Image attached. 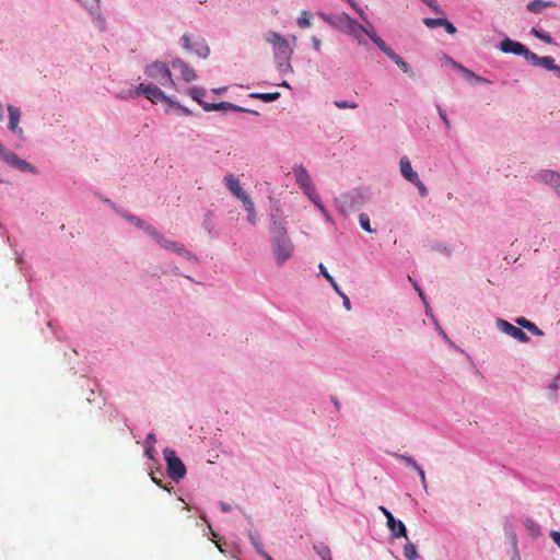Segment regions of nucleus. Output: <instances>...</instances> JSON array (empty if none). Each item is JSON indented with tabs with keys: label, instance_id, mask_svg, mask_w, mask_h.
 <instances>
[{
	"label": "nucleus",
	"instance_id": "f257e3e1",
	"mask_svg": "<svg viewBox=\"0 0 560 560\" xmlns=\"http://www.w3.org/2000/svg\"><path fill=\"white\" fill-rule=\"evenodd\" d=\"M270 242L272 253L278 266L283 265L289 258L292 257L294 246L291 242V238L288 235L285 228L276 220H273L270 228Z\"/></svg>",
	"mask_w": 560,
	"mask_h": 560
},
{
	"label": "nucleus",
	"instance_id": "f03ea898",
	"mask_svg": "<svg viewBox=\"0 0 560 560\" xmlns=\"http://www.w3.org/2000/svg\"><path fill=\"white\" fill-rule=\"evenodd\" d=\"M145 74L164 88H176L172 72L166 63L154 61L145 67Z\"/></svg>",
	"mask_w": 560,
	"mask_h": 560
},
{
	"label": "nucleus",
	"instance_id": "7ed1b4c3",
	"mask_svg": "<svg viewBox=\"0 0 560 560\" xmlns=\"http://www.w3.org/2000/svg\"><path fill=\"white\" fill-rule=\"evenodd\" d=\"M164 458L167 466V475L174 481H179L186 475V467L182 459L176 455L175 451L165 448Z\"/></svg>",
	"mask_w": 560,
	"mask_h": 560
},
{
	"label": "nucleus",
	"instance_id": "20e7f679",
	"mask_svg": "<svg viewBox=\"0 0 560 560\" xmlns=\"http://www.w3.org/2000/svg\"><path fill=\"white\" fill-rule=\"evenodd\" d=\"M135 95H143L153 104H158L159 102H165L167 104L171 103L170 97H167L164 92L153 83H140L135 91Z\"/></svg>",
	"mask_w": 560,
	"mask_h": 560
},
{
	"label": "nucleus",
	"instance_id": "39448f33",
	"mask_svg": "<svg viewBox=\"0 0 560 560\" xmlns=\"http://www.w3.org/2000/svg\"><path fill=\"white\" fill-rule=\"evenodd\" d=\"M0 159L22 173H34L35 168L25 160L20 159L15 153L4 149Z\"/></svg>",
	"mask_w": 560,
	"mask_h": 560
},
{
	"label": "nucleus",
	"instance_id": "423d86ee",
	"mask_svg": "<svg viewBox=\"0 0 560 560\" xmlns=\"http://www.w3.org/2000/svg\"><path fill=\"white\" fill-rule=\"evenodd\" d=\"M380 510L383 512L387 520V527L390 530L393 537L395 538H408L407 529L405 524L401 521H398L394 517V515L384 506H381Z\"/></svg>",
	"mask_w": 560,
	"mask_h": 560
},
{
	"label": "nucleus",
	"instance_id": "0eeeda50",
	"mask_svg": "<svg viewBox=\"0 0 560 560\" xmlns=\"http://www.w3.org/2000/svg\"><path fill=\"white\" fill-rule=\"evenodd\" d=\"M182 39L184 43L183 46L187 51H189L191 54H196L198 57H201V58H207L209 56L210 49L205 44L203 40L196 42L192 45V43L190 42V38L187 35H184Z\"/></svg>",
	"mask_w": 560,
	"mask_h": 560
},
{
	"label": "nucleus",
	"instance_id": "6e6552de",
	"mask_svg": "<svg viewBox=\"0 0 560 560\" xmlns=\"http://www.w3.org/2000/svg\"><path fill=\"white\" fill-rule=\"evenodd\" d=\"M498 327L502 331H504L505 334L510 335L511 337L515 338L521 342H527L529 339L528 336L521 328L515 327L514 325L504 319L498 320Z\"/></svg>",
	"mask_w": 560,
	"mask_h": 560
},
{
	"label": "nucleus",
	"instance_id": "1a4fd4ad",
	"mask_svg": "<svg viewBox=\"0 0 560 560\" xmlns=\"http://www.w3.org/2000/svg\"><path fill=\"white\" fill-rule=\"evenodd\" d=\"M171 66L175 70H179L185 82H191L196 79L195 70L179 58H175L171 61Z\"/></svg>",
	"mask_w": 560,
	"mask_h": 560
},
{
	"label": "nucleus",
	"instance_id": "9d476101",
	"mask_svg": "<svg viewBox=\"0 0 560 560\" xmlns=\"http://www.w3.org/2000/svg\"><path fill=\"white\" fill-rule=\"evenodd\" d=\"M226 186L229 187L230 191L243 202V205L246 203V201H252L246 191L243 189L238 177H226Z\"/></svg>",
	"mask_w": 560,
	"mask_h": 560
},
{
	"label": "nucleus",
	"instance_id": "9b49d317",
	"mask_svg": "<svg viewBox=\"0 0 560 560\" xmlns=\"http://www.w3.org/2000/svg\"><path fill=\"white\" fill-rule=\"evenodd\" d=\"M500 48L505 54H514L518 56H523L524 52H527V47L524 46L520 42L512 40L510 38H505L500 43Z\"/></svg>",
	"mask_w": 560,
	"mask_h": 560
},
{
	"label": "nucleus",
	"instance_id": "f8f14e48",
	"mask_svg": "<svg viewBox=\"0 0 560 560\" xmlns=\"http://www.w3.org/2000/svg\"><path fill=\"white\" fill-rule=\"evenodd\" d=\"M300 185L303 188L304 192L316 205V207L327 217L326 209L319 201L318 195L315 192L314 188L310 184V177H300Z\"/></svg>",
	"mask_w": 560,
	"mask_h": 560
},
{
	"label": "nucleus",
	"instance_id": "ddd939ff",
	"mask_svg": "<svg viewBox=\"0 0 560 560\" xmlns=\"http://www.w3.org/2000/svg\"><path fill=\"white\" fill-rule=\"evenodd\" d=\"M202 108L206 112H212V110H236V112H247V113L257 114L254 110L245 109L243 107H240L237 105L231 104L229 102H222V103H219V104H214V103L202 104Z\"/></svg>",
	"mask_w": 560,
	"mask_h": 560
},
{
	"label": "nucleus",
	"instance_id": "4468645a",
	"mask_svg": "<svg viewBox=\"0 0 560 560\" xmlns=\"http://www.w3.org/2000/svg\"><path fill=\"white\" fill-rule=\"evenodd\" d=\"M423 23L430 28L443 26L448 34H454L456 32V27L446 19L427 18L423 20Z\"/></svg>",
	"mask_w": 560,
	"mask_h": 560
},
{
	"label": "nucleus",
	"instance_id": "2eb2a0df",
	"mask_svg": "<svg viewBox=\"0 0 560 560\" xmlns=\"http://www.w3.org/2000/svg\"><path fill=\"white\" fill-rule=\"evenodd\" d=\"M8 112H9V129L13 132L22 133V129L19 128V122H20V118H21L20 109L13 105H9Z\"/></svg>",
	"mask_w": 560,
	"mask_h": 560
},
{
	"label": "nucleus",
	"instance_id": "dca6fc26",
	"mask_svg": "<svg viewBox=\"0 0 560 560\" xmlns=\"http://www.w3.org/2000/svg\"><path fill=\"white\" fill-rule=\"evenodd\" d=\"M158 244L160 246H162L163 248H165V249H167L170 252L177 253L179 255H184L185 253H187V250H186V248H185V246L183 244L170 241V240L165 238L164 236H162L160 238Z\"/></svg>",
	"mask_w": 560,
	"mask_h": 560
},
{
	"label": "nucleus",
	"instance_id": "f3484780",
	"mask_svg": "<svg viewBox=\"0 0 560 560\" xmlns=\"http://www.w3.org/2000/svg\"><path fill=\"white\" fill-rule=\"evenodd\" d=\"M276 57L280 60H288L291 56V48L287 42V39H281L279 44H277Z\"/></svg>",
	"mask_w": 560,
	"mask_h": 560
},
{
	"label": "nucleus",
	"instance_id": "a211bd4d",
	"mask_svg": "<svg viewBox=\"0 0 560 560\" xmlns=\"http://www.w3.org/2000/svg\"><path fill=\"white\" fill-rule=\"evenodd\" d=\"M516 324L528 329L529 331H532L533 334H535L537 336L544 335V332L534 323L529 322L525 317L517 318Z\"/></svg>",
	"mask_w": 560,
	"mask_h": 560
},
{
	"label": "nucleus",
	"instance_id": "6ab92c4d",
	"mask_svg": "<svg viewBox=\"0 0 560 560\" xmlns=\"http://www.w3.org/2000/svg\"><path fill=\"white\" fill-rule=\"evenodd\" d=\"M314 550L322 560H332L330 549L327 545L319 542L314 546Z\"/></svg>",
	"mask_w": 560,
	"mask_h": 560
},
{
	"label": "nucleus",
	"instance_id": "aec40b11",
	"mask_svg": "<svg viewBox=\"0 0 560 560\" xmlns=\"http://www.w3.org/2000/svg\"><path fill=\"white\" fill-rule=\"evenodd\" d=\"M552 2H546L542 0H533L527 4V10L534 13L540 12L542 9L550 7Z\"/></svg>",
	"mask_w": 560,
	"mask_h": 560
},
{
	"label": "nucleus",
	"instance_id": "412c9836",
	"mask_svg": "<svg viewBox=\"0 0 560 560\" xmlns=\"http://www.w3.org/2000/svg\"><path fill=\"white\" fill-rule=\"evenodd\" d=\"M188 94L191 96L192 100L198 102V104L202 107V104H207L202 101V97L205 95V90L202 88H191L188 90Z\"/></svg>",
	"mask_w": 560,
	"mask_h": 560
},
{
	"label": "nucleus",
	"instance_id": "4be33fe9",
	"mask_svg": "<svg viewBox=\"0 0 560 560\" xmlns=\"http://www.w3.org/2000/svg\"><path fill=\"white\" fill-rule=\"evenodd\" d=\"M279 96H280L279 92H273V93H254V94H252V97L258 98V100H260L262 102H266V103L273 102V101L278 100Z\"/></svg>",
	"mask_w": 560,
	"mask_h": 560
},
{
	"label": "nucleus",
	"instance_id": "5701e85b",
	"mask_svg": "<svg viewBox=\"0 0 560 560\" xmlns=\"http://www.w3.org/2000/svg\"><path fill=\"white\" fill-rule=\"evenodd\" d=\"M404 556L408 560H416L418 558V551L413 544L407 542L404 547Z\"/></svg>",
	"mask_w": 560,
	"mask_h": 560
},
{
	"label": "nucleus",
	"instance_id": "b1692460",
	"mask_svg": "<svg viewBox=\"0 0 560 560\" xmlns=\"http://www.w3.org/2000/svg\"><path fill=\"white\" fill-rule=\"evenodd\" d=\"M400 172L401 175H417L411 167V163L408 158H402L400 160Z\"/></svg>",
	"mask_w": 560,
	"mask_h": 560
},
{
	"label": "nucleus",
	"instance_id": "393cba45",
	"mask_svg": "<svg viewBox=\"0 0 560 560\" xmlns=\"http://www.w3.org/2000/svg\"><path fill=\"white\" fill-rule=\"evenodd\" d=\"M530 33L546 44H555L553 38L548 33H542L535 27L532 28Z\"/></svg>",
	"mask_w": 560,
	"mask_h": 560
},
{
	"label": "nucleus",
	"instance_id": "a878e982",
	"mask_svg": "<svg viewBox=\"0 0 560 560\" xmlns=\"http://www.w3.org/2000/svg\"><path fill=\"white\" fill-rule=\"evenodd\" d=\"M311 13L308 11H302L300 18L298 19V24L300 27L305 28L311 25Z\"/></svg>",
	"mask_w": 560,
	"mask_h": 560
},
{
	"label": "nucleus",
	"instance_id": "bb28decb",
	"mask_svg": "<svg viewBox=\"0 0 560 560\" xmlns=\"http://www.w3.org/2000/svg\"><path fill=\"white\" fill-rule=\"evenodd\" d=\"M244 207L248 213L247 215V220L252 223V224H255L256 223V212H255V207H254V202L253 201H246V203H244Z\"/></svg>",
	"mask_w": 560,
	"mask_h": 560
},
{
	"label": "nucleus",
	"instance_id": "cd10ccee",
	"mask_svg": "<svg viewBox=\"0 0 560 560\" xmlns=\"http://www.w3.org/2000/svg\"><path fill=\"white\" fill-rule=\"evenodd\" d=\"M539 66L544 67L548 70H551V71H553V69H556L555 59L550 56L541 57L540 61H539Z\"/></svg>",
	"mask_w": 560,
	"mask_h": 560
},
{
	"label": "nucleus",
	"instance_id": "c85d7f7f",
	"mask_svg": "<svg viewBox=\"0 0 560 560\" xmlns=\"http://www.w3.org/2000/svg\"><path fill=\"white\" fill-rule=\"evenodd\" d=\"M359 222H360L361 228L364 231H366L369 233L373 232V230L371 229V224H370V218H369V215L366 213H361L359 215Z\"/></svg>",
	"mask_w": 560,
	"mask_h": 560
},
{
	"label": "nucleus",
	"instance_id": "c756f323",
	"mask_svg": "<svg viewBox=\"0 0 560 560\" xmlns=\"http://www.w3.org/2000/svg\"><path fill=\"white\" fill-rule=\"evenodd\" d=\"M406 178L409 179L412 184H415L417 186V188L419 189V192L422 197H425L428 195V190H427L425 186L423 185V183H421L419 177H406Z\"/></svg>",
	"mask_w": 560,
	"mask_h": 560
},
{
	"label": "nucleus",
	"instance_id": "7c9ffc66",
	"mask_svg": "<svg viewBox=\"0 0 560 560\" xmlns=\"http://www.w3.org/2000/svg\"><path fill=\"white\" fill-rule=\"evenodd\" d=\"M144 232L151 236L153 240L156 241V243L160 241V238L163 236L152 225H144Z\"/></svg>",
	"mask_w": 560,
	"mask_h": 560
},
{
	"label": "nucleus",
	"instance_id": "2f4dec72",
	"mask_svg": "<svg viewBox=\"0 0 560 560\" xmlns=\"http://www.w3.org/2000/svg\"><path fill=\"white\" fill-rule=\"evenodd\" d=\"M394 62L405 72L410 75H413L412 70L410 69L409 65L400 57L398 56Z\"/></svg>",
	"mask_w": 560,
	"mask_h": 560
},
{
	"label": "nucleus",
	"instance_id": "473e14b6",
	"mask_svg": "<svg viewBox=\"0 0 560 560\" xmlns=\"http://www.w3.org/2000/svg\"><path fill=\"white\" fill-rule=\"evenodd\" d=\"M334 104L340 109H345V108L355 109L359 106L358 103L350 102V101H335Z\"/></svg>",
	"mask_w": 560,
	"mask_h": 560
},
{
	"label": "nucleus",
	"instance_id": "72a5a7b5",
	"mask_svg": "<svg viewBox=\"0 0 560 560\" xmlns=\"http://www.w3.org/2000/svg\"><path fill=\"white\" fill-rule=\"evenodd\" d=\"M281 39H284L276 32H268L266 34V40L275 46L281 42Z\"/></svg>",
	"mask_w": 560,
	"mask_h": 560
},
{
	"label": "nucleus",
	"instance_id": "f704fd0d",
	"mask_svg": "<svg viewBox=\"0 0 560 560\" xmlns=\"http://www.w3.org/2000/svg\"><path fill=\"white\" fill-rule=\"evenodd\" d=\"M523 57H524L527 61L532 62L534 66H539V61H540V58H541V57H539L537 54L532 52V51H529L528 49H527V52H524V54H523Z\"/></svg>",
	"mask_w": 560,
	"mask_h": 560
},
{
	"label": "nucleus",
	"instance_id": "c9c22d12",
	"mask_svg": "<svg viewBox=\"0 0 560 560\" xmlns=\"http://www.w3.org/2000/svg\"><path fill=\"white\" fill-rule=\"evenodd\" d=\"M119 214L122 215L124 218H126L130 223L135 224L136 226L144 228V225H145L142 220H140L139 218H137L135 215L122 213V212H119Z\"/></svg>",
	"mask_w": 560,
	"mask_h": 560
},
{
	"label": "nucleus",
	"instance_id": "e433bc0d",
	"mask_svg": "<svg viewBox=\"0 0 560 560\" xmlns=\"http://www.w3.org/2000/svg\"><path fill=\"white\" fill-rule=\"evenodd\" d=\"M364 32L369 35V37L372 39V42H373V43H374V44H375V45H376L381 50H382V49H384V48L386 47L385 42H384L381 37H378V36H377V35H375V34H370V33H369V32H366V31H364Z\"/></svg>",
	"mask_w": 560,
	"mask_h": 560
},
{
	"label": "nucleus",
	"instance_id": "4c0bfd02",
	"mask_svg": "<svg viewBox=\"0 0 560 560\" xmlns=\"http://www.w3.org/2000/svg\"><path fill=\"white\" fill-rule=\"evenodd\" d=\"M250 540L254 545V548L257 550V552L264 558L267 552L262 549V544L257 540L255 537H250Z\"/></svg>",
	"mask_w": 560,
	"mask_h": 560
},
{
	"label": "nucleus",
	"instance_id": "58836bf2",
	"mask_svg": "<svg viewBox=\"0 0 560 560\" xmlns=\"http://www.w3.org/2000/svg\"><path fill=\"white\" fill-rule=\"evenodd\" d=\"M436 109H438V112H439V115H440L441 119H442V120H443V122L445 124V127H446L447 129H451V122H450V120H448V118H447V116H446L445 110H444L440 105H436Z\"/></svg>",
	"mask_w": 560,
	"mask_h": 560
},
{
	"label": "nucleus",
	"instance_id": "ea45409f",
	"mask_svg": "<svg viewBox=\"0 0 560 560\" xmlns=\"http://www.w3.org/2000/svg\"><path fill=\"white\" fill-rule=\"evenodd\" d=\"M399 458L413 469L419 467L418 463L410 456L400 455Z\"/></svg>",
	"mask_w": 560,
	"mask_h": 560
},
{
	"label": "nucleus",
	"instance_id": "a19ab883",
	"mask_svg": "<svg viewBox=\"0 0 560 560\" xmlns=\"http://www.w3.org/2000/svg\"><path fill=\"white\" fill-rule=\"evenodd\" d=\"M559 380H560V374L552 381V383L549 386L552 397H556V395H557Z\"/></svg>",
	"mask_w": 560,
	"mask_h": 560
},
{
	"label": "nucleus",
	"instance_id": "79ce46f5",
	"mask_svg": "<svg viewBox=\"0 0 560 560\" xmlns=\"http://www.w3.org/2000/svg\"><path fill=\"white\" fill-rule=\"evenodd\" d=\"M318 269H319L320 275H323V276L327 279V281H328V282H332V277H331V276H330V273L327 271V269H326V267L324 266V264H323V262H320V264L318 265Z\"/></svg>",
	"mask_w": 560,
	"mask_h": 560
},
{
	"label": "nucleus",
	"instance_id": "37998d69",
	"mask_svg": "<svg viewBox=\"0 0 560 560\" xmlns=\"http://www.w3.org/2000/svg\"><path fill=\"white\" fill-rule=\"evenodd\" d=\"M455 67L462 71V73L467 78V79H472V77H475V73L472 71H470L469 69H466L464 68L463 66L460 65H455Z\"/></svg>",
	"mask_w": 560,
	"mask_h": 560
},
{
	"label": "nucleus",
	"instance_id": "c03bdc74",
	"mask_svg": "<svg viewBox=\"0 0 560 560\" xmlns=\"http://www.w3.org/2000/svg\"><path fill=\"white\" fill-rule=\"evenodd\" d=\"M549 184L556 189L560 196V177H550Z\"/></svg>",
	"mask_w": 560,
	"mask_h": 560
},
{
	"label": "nucleus",
	"instance_id": "a18cd8bd",
	"mask_svg": "<svg viewBox=\"0 0 560 560\" xmlns=\"http://www.w3.org/2000/svg\"><path fill=\"white\" fill-rule=\"evenodd\" d=\"M416 470L419 475V478L421 479V483L423 485L424 488H427V478H425L424 470L420 466L418 468H416Z\"/></svg>",
	"mask_w": 560,
	"mask_h": 560
},
{
	"label": "nucleus",
	"instance_id": "49530a36",
	"mask_svg": "<svg viewBox=\"0 0 560 560\" xmlns=\"http://www.w3.org/2000/svg\"><path fill=\"white\" fill-rule=\"evenodd\" d=\"M525 526H526V528H527V529H529V530H532V532H533L534 529H536V523H535L533 520H530V518H527V520L525 521Z\"/></svg>",
	"mask_w": 560,
	"mask_h": 560
},
{
	"label": "nucleus",
	"instance_id": "de8ad7c7",
	"mask_svg": "<svg viewBox=\"0 0 560 560\" xmlns=\"http://www.w3.org/2000/svg\"><path fill=\"white\" fill-rule=\"evenodd\" d=\"M551 538L552 540L558 545V547L560 548V532H552L551 533Z\"/></svg>",
	"mask_w": 560,
	"mask_h": 560
},
{
	"label": "nucleus",
	"instance_id": "09e8293b",
	"mask_svg": "<svg viewBox=\"0 0 560 560\" xmlns=\"http://www.w3.org/2000/svg\"><path fill=\"white\" fill-rule=\"evenodd\" d=\"M343 306L349 311L351 310V303L349 298L346 294H341Z\"/></svg>",
	"mask_w": 560,
	"mask_h": 560
},
{
	"label": "nucleus",
	"instance_id": "8fccbe9b",
	"mask_svg": "<svg viewBox=\"0 0 560 560\" xmlns=\"http://www.w3.org/2000/svg\"><path fill=\"white\" fill-rule=\"evenodd\" d=\"M329 283L331 284L332 289L338 293V295H340V296H341V294H345V293L341 291L340 287L338 285V283L335 281V279H334V278H332V282H329Z\"/></svg>",
	"mask_w": 560,
	"mask_h": 560
},
{
	"label": "nucleus",
	"instance_id": "3c124183",
	"mask_svg": "<svg viewBox=\"0 0 560 560\" xmlns=\"http://www.w3.org/2000/svg\"><path fill=\"white\" fill-rule=\"evenodd\" d=\"M144 452H145V455H147L149 458H152V457H153V446H152V444L148 445V446L145 447V451H144Z\"/></svg>",
	"mask_w": 560,
	"mask_h": 560
},
{
	"label": "nucleus",
	"instance_id": "603ef678",
	"mask_svg": "<svg viewBox=\"0 0 560 560\" xmlns=\"http://www.w3.org/2000/svg\"><path fill=\"white\" fill-rule=\"evenodd\" d=\"M422 1L424 3H427L431 9H433L435 11L438 10V5H436L435 1H433V0H422Z\"/></svg>",
	"mask_w": 560,
	"mask_h": 560
},
{
	"label": "nucleus",
	"instance_id": "864d4df0",
	"mask_svg": "<svg viewBox=\"0 0 560 560\" xmlns=\"http://www.w3.org/2000/svg\"><path fill=\"white\" fill-rule=\"evenodd\" d=\"M313 44H314V48L319 51L320 50V40L316 37H313Z\"/></svg>",
	"mask_w": 560,
	"mask_h": 560
},
{
	"label": "nucleus",
	"instance_id": "5fc2aeb1",
	"mask_svg": "<svg viewBox=\"0 0 560 560\" xmlns=\"http://www.w3.org/2000/svg\"><path fill=\"white\" fill-rule=\"evenodd\" d=\"M382 51L385 52L387 55V57L390 56L392 52H394V50L387 45L384 49H382Z\"/></svg>",
	"mask_w": 560,
	"mask_h": 560
},
{
	"label": "nucleus",
	"instance_id": "6e6d98bb",
	"mask_svg": "<svg viewBox=\"0 0 560 560\" xmlns=\"http://www.w3.org/2000/svg\"><path fill=\"white\" fill-rule=\"evenodd\" d=\"M148 442H150V444H152V445L155 442V436L153 433L148 434Z\"/></svg>",
	"mask_w": 560,
	"mask_h": 560
},
{
	"label": "nucleus",
	"instance_id": "4d7b16f0",
	"mask_svg": "<svg viewBox=\"0 0 560 560\" xmlns=\"http://www.w3.org/2000/svg\"><path fill=\"white\" fill-rule=\"evenodd\" d=\"M331 401H332V404L335 405L336 409H339V408H340V404H339V401H338V399H337L336 397H332V398H331Z\"/></svg>",
	"mask_w": 560,
	"mask_h": 560
},
{
	"label": "nucleus",
	"instance_id": "13d9d810",
	"mask_svg": "<svg viewBox=\"0 0 560 560\" xmlns=\"http://www.w3.org/2000/svg\"><path fill=\"white\" fill-rule=\"evenodd\" d=\"M472 79H475L477 82H489L488 80H486L479 75H476V74H475V77H472Z\"/></svg>",
	"mask_w": 560,
	"mask_h": 560
},
{
	"label": "nucleus",
	"instance_id": "bf43d9fd",
	"mask_svg": "<svg viewBox=\"0 0 560 560\" xmlns=\"http://www.w3.org/2000/svg\"><path fill=\"white\" fill-rule=\"evenodd\" d=\"M351 24L355 27V28H359V30H362L363 31V27L358 24L357 22H354L353 20H350Z\"/></svg>",
	"mask_w": 560,
	"mask_h": 560
},
{
	"label": "nucleus",
	"instance_id": "052dcab7",
	"mask_svg": "<svg viewBox=\"0 0 560 560\" xmlns=\"http://www.w3.org/2000/svg\"><path fill=\"white\" fill-rule=\"evenodd\" d=\"M398 57V55L394 51L392 52L390 56H388L389 59H392L393 61Z\"/></svg>",
	"mask_w": 560,
	"mask_h": 560
},
{
	"label": "nucleus",
	"instance_id": "680f3d73",
	"mask_svg": "<svg viewBox=\"0 0 560 560\" xmlns=\"http://www.w3.org/2000/svg\"><path fill=\"white\" fill-rule=\"evenodd\" d=\"M413 288L418 291V293L422 291L420 287L417 284V282H413Z\"/></svg>",
	"mask_w": 560,
	"mask_h": 560
},
{
	"label": "nucleus",
	"instance_id": "e2e57ef3",
	"mask_svg": "<svg viewBox=\"0 0 560 560\" xmlns=\"http://www.w3.org/2000/svg\"><path fill=\"white\" fill-rule=\"evenodd\" d=\"M413 288L418 291V293L422 291L420 287L417 284V282H413Z\"/></svg>",
	"mask_w": 560,
	"mask_h": 560
},
{
	"label": "nucleus",
	"instance_id": "0e129e2a",
	"mask_svg": "<svg viewBox=\"0 0 560 560\" xmlns=\"http://www.w3.org/2000/svg\"><path fill=\"white\" fill-rule=\"evenodd\" d=\"M413 288L418 291V293L422 291L420 287L417 284V282H413Z\"/></svg>",
	"mask_w": 560,
	"mask_h": 560
},
{
	"label": "nucleus",
	"instance_id": "69168bd1",
	"mask_svg": "<svg viewBox=\"0 0 560 560\" xmlns=\"http://www.w3.org/2000/svg\"><path fill=\"white\" fill-rule=\"evenodd\" d=\"M264 559H265V560H275V559H273L271 556H269L268 553H267V555H265Z\"/></svg>",
	"mask_w": 560,
	"mask_h": 560
},
{
	"label": "nucleus",
	"instance_id": "338daca9",
	"mask_svg": "<svg viewBox=\"0 0 560 560\" xmlns=\"http://www.w3.org/2000/svg\"><path fill=\"white\" fill-rule=\"evenodd\" d=\"M555 72L558 73V75L560 77V67L556 65V69H553Z\"/></svg>",
	"mask_w": 560,
	"mask_h": 560
},
{
	"label": "nucleus",
	"instance_id": "774afa93",
	"mask_svg": "<svg viewBox=\"0 0 560 560\" xmlns=\"http://www.w3.org/2000/svg\"><path fill=\"white\" fill-rule=\"evenodd\" d=\"M222 510H223L224 512H228V511L230 510V508H229L226 504H222Z\"/></svg>",
	"mask_w": 560,
	"mask_h": 560
}]
</instances>
